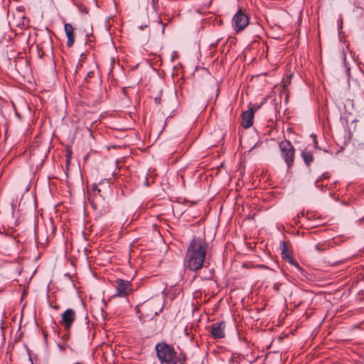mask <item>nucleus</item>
Masks as SVG:
<instances>
[{"mask_svg":"<svg viewBox=\"0 0 364 364\" xmlns=\"http://www.w3.org/2000/svg\"><path fill=\"white\" fill-rule=\"evenodd\" d=\"M208 245L203 237H193L186 255L188 267L192 271L200 269L204 263Z\"/></svg>","mask_w":364,"mask_h":364,"instance_id":"1","label":"nucleus"},{"mask_svg":"<svg viewBox=\"0 0 364 364\" xmlns=\"http://www.w3.org/2000/svg\"><path fill=\"white\" fill-rule=\"evenodd\" d=\"M156 350L161 364H177L176 352L172 346L161 343L156 345Z\"/></svg>","mask_w":364,"mask_h":364,"instance_id":"2","label":"nucleus"},{"mask_svg":"<svg viewBox=\"0 0 364 364\" xmlns=\"http://www.w3.org/2000/svg\"><path fill=\"white\" fill-rule=\"evenodd\" d=\"M279 149L288 167L291 166L293 164L294 158V149L292 144L289 141H281L279 143Z\"/></svg>","mask_w":364,"mask_h":364,"instance_id":"3","label":"nucleus"},{"mask_svg":"<svg viewBox=\"0 0 364 364\" xmlns=\"http://www.w3.org/2000/svg\"><path fill=\"white\" fill-rule=\"evenodd\" d=\"M116 288L115 296L124 297L129 295L132 291L130 282L118 279L114 282Z\"/></svg>","mask_w":364,"mask_h":364,"instance_id":"4","label":"nucleus"},{"mask_svg":"<svg viewBox=\"0 0 364 364\" xmlns=\"http://www.w3.org/2000/svg\"><path fill=\"white\" fill-rule=\"evenodd\" d=\"M249 23V18L241 9L235 14L232 19V25L237 31L243 30Z\"/></svg>","mask_w":364,"mask_h":364,"instance_id":"5","label":"nucleus"},{"mask_svg":"<svg viewBox=\"0 0 364 364\" xmlns=\"http://www.w3.org/2000/svg\"><path fill=\"white\" fill-rule=\"evenodd\" d=\"M210 329V334L215 339L223 338L225 336V323L224 321L213 323Z\"/></svg>","mask_w":364,"mask_h":364,"instance_id":"6","label":"nucleus"},{"mask_svg":"<svg viewBox=\"0 0 364 364\" xmlns=\"http://www.w3.org/2000/svg\"><path fill=\"white\" fill-rule=\"evenodd\" d=\"M75 318V313L72 309H68L62 314L60 324L63 325L65 328L68 329L70 328Z\"/></svg>","mask_w":364,"mask_h":364,"instance_id":"7","label":"nucleus"},{"mask_svg":"<svg viewBox=\"0 0 364 364\" xmlns=\"http://www.w3.org/2000/svg\"><path fill=\"white\" fill-rule=\"evenodd\" d=\"M255 110L253 108L247 110L242 115V126L245 129L250 128L253 124Z\"/></svg>","mask_w":364,"mask_h":364,"instance_id":"8","label":"nucleus"},{"mask_svg":"<svg viewBox=\"0 0 364 364\" xmlns=\"http://www.w3.org/2000/svg\"><path fill=\"white\" fill-rule=\"evenodd\" d=\"M98 185H100L103 188H107L109 186V183L106 179H102L97 174L95 176V182L92 183V192H101V188H97Z\"/></svg>","mask_w":364,"mask_h":364,"instance_id":"9","label":"nucleus"},{"mask_svg":"<svg viewBox=\"0 0 364 364\" xmlns=\"http://www.w3.org/2000/svg\"><path fill=\"white\" fill-rule=\"evenodd\" d=\"M64 28L66 36L68 37L67 46L68 47H70L73 45L75 41L73 27L70 23H65L64 26Z\"/></svg>","mask_w":364,"mask_h":364,"instance_id":"10","label":"nucleus"},{"mask_svg":"<svg viewBox=\"0 0 364 364\" xmlns=\"http://www.w3.org/2000/svg\"><path fill=\"white\" fill-rule=\"evenodd\" d=\"M301 156L304 162L308 166L314 161L313 154L311 151H309L306 149L302 151Z\"/></svg>","mask_w":364,"mask_h":364,"instance_id":"11","label":"nucleus"},{"mask_svg":"<svg viewBox=\"0 0 364 364\" xmlns=\"http://www.w3.org/2000/svg\"><path fill=\"white\" fill-rule=\"evenodd\" d=\"M282 255L283 258H289L287 247L284 244H283Z\"/></svg>","mask_w":364,"mask_h":364,"instance_id":"12","label":"nucleus"},{"mask_svg":"<svg viewBox=\"0 0 364 364\" xmlns=\"http://www.w3.org/2000/svg\"><path fill=\"white\" fill-rule=\"evenodd\" d=\"M83 251H84L85 256L86 257V259H89L88 255H89V252H90V250H88V248L87 247H84Z\"/></svg>","mask_w":364,"mask_h":364,"instance_id":"13","label":"nucleus"},{"mask_svg":"<svg viewBox=\"0 0 364 364\" xmlns=\"http://www.w3.org/2000/svg\"><path fill=\"white\" fill-rule=\"evenodd\" d=\"M279 287H280V284L277 283V284H274V289L277 291H279Z\"/></svg>","mask_w":364,"mask_h":364,"instance_id":"14","label":"nucleus"},{"mask_svg":"<svg viewBox=\"0 0 364 364\" xmlns=\"http://www.w3.org/2000/svg\"><path fill=\"white\" fill-rule=\"evenodd\" d=\"M364 148H360L358 150V154H361L363 151Z\"/></svg>","mask_w":364,"mask_h":364,"instance_id":"15","label":"nucleus"},{"mask_svg":"<svg viewBox=\"0 0 364 364\" xmlns=\"http://www.w3.org/2000/svg\"><path fill=\"white\" fill-rule=\"evenodd\" d=\"M67 158H68V159H67V163H69V159H70V154H67Z\"/></svg>","mask_w":364,"mask_h":364,"instance_id":"16","label":"nucleus"},{"mask_svg":"<svg viewBox=\"0 0 364 364\" xmlns=\"http://www.w3.org/2000/svg\"><path fill=\"white\" fill-rule=\"evenodd\" d=\"M85 319L87 320L86 323H87V324H88V323H89V319H88V316H87V315H86V316H85Z\"/></svg>","mask_w":364,"mask_h":364,"instance_id":"17","label":"nucleus"},{"mask_svg":"<svg viewBox=\"0 0 364 364\" xmlns=\"http://www.w3.org/2000/svg\"><path fill=\"white\" fill-rule=\"evenodd\" d=\"M84 239H85V240H87V237L86 236V234H84Z\"/></svg>","mask_w":364,"mask_h":364,"instance_id":"18","label":"nucleus"},{"mask_svg":"<svg viewBox=\"0 0 364 364\" xmlns=\"http://www.w3.org/2000/svg\"><path fill=\"white\" fill-rule=\"evenodd\" d=\"M0 324H1V325H2V324H3V320H2V319H1V321H0Z\"/></svg>","mask_w":364,"mask_h":364,"instance_id":"19","label":"nucleus"},{"mask_svg":"<svg viewBox=\"0 0 364 364\" xmlns=\"http://www.w3.org/2000/svg\"><path fill=\"white\" fill-rule=\"evenodd\" d=\"M85 13L88 14V11L86 9H85Z\"/></svg>","mask_w":364,"mask_h":364,"instance_id":"20","label":"nucleus"},{"mask_svg":"<svg viewBox=\"0 0 364 364\" xmlns=\"http://www.w3.org/2000/svg\"><path fill=\"white\" fill-rule=\"evenodd\" d=\"M164 26H162V33L164 32Z\"/></svg>","mask_w":364,"mask_h":364,"instance_id":"21","label":"nucleus"}]
</instances>
